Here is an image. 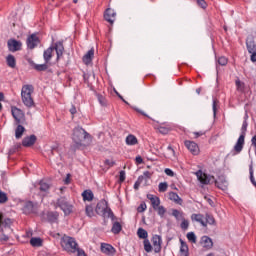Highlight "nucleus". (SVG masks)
Returning a JSON list of instances; mask_svg holds the SVG:
<instances>
[{"instance_id": "obj_43", "label": "nucleus", "mask_w": 256, "mask_h": 256, "mask_svg": "<svg viewBox=\"0 0 256 256\" xmlns=\"http://www.w3.org/2000/svg\"><path fill=\"white\" fill-rule=\"evenodd\" d=\"M2 225H4V230L5 231H11L10 225L12 223L11 219L7 218L4 220V222H1Z\"/></svg>"}, {"instance_id": "obj_22", "label": "nucleus", "mask_w": 256, "mask_h": 256, "mask_svg": "<svg viewBox=\"0 0 256 256\" xmlns=\"http://www.w3.org/2000/svg\"><path fill=\"white\" fill-rule=\"evenodd\" d=\"M180 244V256H189V246H187V243L180 239Z\"/></svg>"}, {"instance_id": "obj_38", "label": "nucleus", "mask_w": 256, "mask_h": 256, "mask_svg": "<svg viewBox=\"0 0 256 256\" xmlns=\"http://www.w3.org/2000/svg\"><path fill=\"white\" fill-rule=\"evenodd\" d=\"M186 237L190 243H197V236L195 235V232H188Z\"/></svg>"}, {"instance_id": "obj_52", "label": "nucleus", "mask_w": 256, "mask_h": 256, "mask_svg": "<svg viewBox=\"0 0 256 256\" xmlns=\"http://www.w3.org/2000/svg\"><path fill=\"white\" fill-rule=\"evenodd\" d=\"M98 101L100 103V105H102V107H105V105H107V100H105V97L98 95Z\"/></svg>"}, {"instance_id": "obj_63", "label": "nucleus", "mask_w": 256, "mask_h": 256, "mask_svg": "<svg viewBox=\"0 0 256 256\" xmlns=\"http://www.w3.org/2000/svg\"><path fill=\"white\" fill-rule=\"evenodd\" d=\"M70 113H71V115H75V113H77V108H75V106H72L70 108Z\"/></svg>"}, {"instance_id": "obj_21", "label": "nucleus", "mask_w": 256, "mask_h": 256, "mask_svg": "<svg viewBox=\"0 0 256 256\" xmlns=\"http://www.w3.org/2000/svg\"><path fill=\"white\" fill-rule=\"evenodd\" d=\"M95 55V50L92 48L90 49L83 57V62L85 65H89L93 61V57Z\"/></svg>"}, {"instance_id": "obj_44", "label": "nucleus", "mask_w": 256, "mask_h": 256, "mask_svg": "<svg viewBox=\"0 0 256 256\" xmlns=\"http://www.w3.org/2000/svg\"><path fill=\"white\" fill-rule=\"evenodd\" d=\"M85 211H86L87 217H93V215H95V212L93 211V206L91 205L86 206Z\"/></svg>"}, {"instance_id": "obj_28", "label": "nucleus", "mask_w": 256, "mask_h": 256, "mask_svg": "<svg viewBox=\"0 0 256 256\" xmlns=\"http://www.w3.org/2000/svg\"><path fill=\"white\" fill-rule=\"evenodd\" d=\"M23 133H25V127L19 124L15 130L16 139H21V137H23Z\"/></svg>"}, {"instance_id": "obj_37", "label": "nucleus", "mask_w": 256, "mask_h": 256, "mask_svg": "<svg viewBox=\"0 0 256 256\" xmlns=\"http://www.w3.org/2000/svg\"><path fill=\"white\" fill-rule=\"evenodd\" d=\"M168 188H169V184H167V182H161L158 185L159 193H165V191H167Z\"/></svg>"}, {"instance_id": "obj_34", "label": "nucleus", "mask_w": 256, "mask_h": 256, "mask_svg": "<svg viewBox=\"0 0 256 256\" xmlns=\"http://www.w3.org/2000/svg\"><path fill=\"white\" fill-rule=\"evenodd\" d=\"M30 244L32 247H41V245H43V241L41 238H31Z\"/></svg>"}, {"instance_id": "obj_15", "label": "nucleus", "mask_w": 256, "mask_h": 256, "mask_svg": "<svg viewBox=\"0 0 256 256\" xmlns=\"http://www.w3.org/2000/svg\"><path fill=\"white\" fill-rule=\"evenodd\" d=\"M200 245L207 250L213 249V240L209 236H202Z\"/></svg>"}, {"instance_id": "obj_8", "label": "nucleus", "mask_w": 256, "mask_h": 256, "mask_svg": "<svg viewBox=\"0 0 256 256\" xmlns=\"http://www.w3.org/2000/svg\"><path fill=\"white\" fill-rule=\"evenodd\" d=\"M37 207V203L27 201L24 203L22 211L25 213V215H31V213H35L37 211Z\"/></svg>"}, {"instance_id": "obj_23", "label": "nucleus", "mask_w": 256, "mask_h": 256, "mask_svg": "<svg viewBox=\"0 0 256 256\" xmlns=\"http://www.w3.org/2000/svg\"><path fill=\"white\" fill-rule=\"evenodd\" d=\"M169 199H170V201H173L177 205H183V199H181V197H179L178 193L170 192Z\"/></svg>"}, {"instance_id": "obj_62", "label": "nucleus", "mask_w": 256, "mask_h": 256, "mask_svg": "<svg viewBox=\"0 0 256 256\" xmlns=\"http://www.w3.org/2000/svg\"><path fill=\"white\" fill-rule=\"evenodd\" d=\"M120 181L121 182L125 181V171L120 172Z\"/></svg>"}, {"instance_id": "obj_19", "label": "nucleus", "mask_w": 256, "mask_h": 256, "mask_svg": "<svg viewBox=\"0 0 256 256\" xmlns=\"http://www.w3.org/2000/svg\"><path fill=\"white\" fill-rule=\"evenodd\" d=\"M147 199H149V201H151V205L154 210L157 209L158 207H160L161 199H159V197L154 196L153 194H148Z\"/></svg>"}, {"instance_id": "obj_20", "label": "nucleus", "mask_w": 256, "mask_h": 256, "mask_svg": "<svg viewBox=\"0 0 256 256\" xmlns=\"http://www.w3.org/2000/svg\"><path fill=\"white\" fill-rule=\"evenodd\" d=\"M191 219L192 221H196L197 223H200L202 227H207L205 216H203L202 214H192Z\"/></svg>"}, {"instance_id": "obj_27", "label": "nucleus", "mask_w": 256, "mask_h": 256, "mask_svg": "<svg viewBox=\"0 0 256 256\" xmlns=\"http://www.w3.org/2000/svg\"><path fill=\"white\" fill-rule=\"evenodd\" d=\"M246 47H247L248 53H255L256 52V45H255L254 41L247 40L246 41Z\"/></svg>"}, {"instance_id": "obj_33", "label": "nucleus", "mask_w": 256, "mask_h": 256, "mask_svg": "<svg viewBox=\"0 0 256 256\" xmlns=\"http://www.w3.org/2000/svg\"><path fill=\"white\" fill-rule=\"evenodd\" d=\"M137 235L140 239H147V237H149V234L147 233V230L143 229V228H139L137 231Z\"/></svg>"}, {"instance_id": "obj_1", "label": "nucleus", "mask_w": 256, "mask_h": 256, "mask_svg": "<svg viewBox=\"0 0 256 256\" xmlns=\"http://www.w3.org/2000/svg\"><path fill=\"white\" fill-rule=\"evenodd\" d=\"M53 51H56V60L59 61V59L63 57V53H65V46H63V42L58 41L44 51L43 59L45 63H49V61L53 59Z\"/></svg>"}, {"instance_id": "obj_11", "label": "nucleus", "mask_w": 256, "mask_h": 256, "mask_svg": "<svg viewBox=\"0 0 256 256\" xmlns=\"http://www.w3.org/2000/svg\"><path fill=\"white\" fill-rule=\"evenodd\" d=\"M161 243H163L161 236L154 235L152 237V245L155 253H161Z\"/></svg>"}, {"instance_id": "obj_5", "label": "nucleus", "mask_w": 256, "mask_h": 256, "mask_svg": "<svg viewBox=\"0 0 256 256\" xmlns=\"http://www.w3.org/2000/svg\"><path fill=\"white\" fill-rule=\"evenodd\" d=\"M61 245L66 251H79V247L77 245V241H75V238L66 236L62 239Z\"/></svg>"}, {"instance_id": "obj_10", "label": "nucleus", "mask_w": 256, "mask_h": 256, "mask_svg": "<svg viewBox=\"0 0 256 256\" xmlns=\"http://www.w3.org/2000/svg\"><path fill=\"white\" fill-rule=\"evenodd\" d=\"M115 17H117V13H115V10L108 8L104 13V19L111 25L115 23Z\"/></svg>"}, {"instance_id": "obj_26", "label": "nucleus", "mask_w": 256, "mask_h": 256, "mask_svg": "<svg viewBox=\"0 0 256 256\" xmlns=\"http://www.w3.org/2000/svg\"><path fill=\"white\" fill-rule=\"evenodd\" d=\"M6 62H7V65H8V67H11L12 69H15V67H16V65H17V62H16V60H15V56H13V55H8L7 57H6Z\"/></svg>"}, {"instance_id": "obj_53", "label": "nucleus", "mask_w": 256, "mask_h": 256, "mask_svg": "<svg viewBox=\"0 0 256 256\" xmlns=\"http://www.w3.org/2000/svg\"><path fill=\"white\" fill-rule=\"evenodd\" d=\"M197 3L199 5V7H201L202 9L207 8V2H205V0H197Z\"/></svg>"}, {"instance_id": "obj_16", "label": "nucleus", "mask_w": 256, "mask_h": 256, "mask_svg": "<svg viewBox=\"0 0 256 256\" xmlns=\"http://www.w3.org/2000/svg\"><path fill=\"white\" fill-rule=\"evenodd\" d=\"M244 146H245V137H243V135H240L236 144L234 145L235 153L237 154L241 153V151H243Z\"/></svg>"}, {"instance_id": "obj_45", "label": "nucleus", "mask_w": 256, "mask_h": 256, "mask_svg": "<svg viewBox=\"0 0 256 256\" xmlns=\"http://www.w3.org/2000/svg\"><path fill=\"white\" fill-rule=\"evenodd\" d=\"M248 123H247V120H244L243 121V124H242V127H241V134L240 135H243V137L245 138V135L247 133V127H248Z\"/></svg>"}, {"instance_id": "obj_50", "label": "nucleus", "mask_w": 256, "mask_h": 256, "mask_svg": "<svg viewBox=\"0 0 256 256\" xmlns=\"http://www.w3.org/2000/svg\"><path fill=\"white\" fill-rule=\"evenodd\" d=\"M141 183H143V176H139L137 181L134 184V189H139L141 187Z\"/></svg>"}, {"instance_id": "obj_30", "label": "nucleus", "mask_w": 256, "mask_h": 256, "mask_svg": "<svg viewBox=\"0 0 256 256\" xmlns=\"http://www.w3.org/2000/svg\"><path fill=\"white\" fill-rule=\"evenodd\" d=\"M121 229H123V227L121 226V223L119 222H114L112 225V233H114V235H118V233H121Z\"/></svg>"}, {"instance_id": "obj_48", "label": "nucleus", "mask_w": 256, "mask_h": 256, "mask_svg": "<svg viewBox=\"0 0 256 256\" xmlns=\"http://www.w3.org/2000/svg\"><path fill=\"white\" fill-rule=\"evenodd\" d=\"M249 173H250V181L254 187H256V181H255V176H253V166L249 167Z\"/></svg>"}, {"instance_id": "obj_9", "label": "nucleus", "mask_w": 256, "mask_h": 256, "mask_svg": "<svg viewBox=\"0 0 256 256\" xmlns=\"http://www.w3.org/2000/svg\"><path fill=\"white\" fill-rule=\"evenodd\" d=\"M22 43L20 41H17L15 39L8 40V49L12 53H15V51H21Z\"/></svg>"}, {"instance_id": "obj_58", "label": "nucleus", "mask_w": 256, "mask_h": 256, "mask_svg": "<svg viewBox=\"0 0 256 256\" xmlns=\"http://www.w3.org/2000/svg\"><path fill=\"white\" fill-rule=\"evenodd\" d=\"M65 185H69L71 183V174H67L66 178L64 179Z\"/></svg>"}, {"instance_id": "obj_42", "label": "nucleus", "mask_w": 256, "mask_h": 256, "mask_svg": "<svg viewBox=\"0 0 256 256\" xmlns=\"http://www.w3.org/2000/svg\"><path fill=\"white\" fill-rule=\"evenodd\" d=\"M206 225H215V218L209 214L205 217Z\"/></svg>"}, {"instance_id": "obj_2", "label": "nucleus", "mask_w": 256, "mask_h": 256, "mask_svg": "<svg viewBox=\"0 0 256 256\" xmlns=\"http://www.w3.org/2000/svg\"><path fill=\"white\" fill-rule=\"evenodd\" d=\"M89 141L91 139V135L85 131V129L81 127L74 128L72 140L75 143L76 147H81V145H85V141Z\"/></svg>"}, {"instance_id": "obj_46", "label": "nucleus", "mask_w": 256, "mask_h": 256, "mask_svg": "<svg viewBox=\"0 0 256 256\" xmlns=\"http://www.w3.org/2000/svg\"><path fill=\"white\" fill-rule=\"evenodd\" d=\"M181 224H180V227L181 229H183L184 231H186V229H189V220L183 218Z\"/></svg>"}, {"instance_id": "obj_59", "label": "nucleus", "mask_w": 256, "mask_h": 256, "mask_svg": "<svg viewBox=\"0 0 256 256\" xmlns=\"http://www.w3.org/2000/svg\"><path fill=\"white\" fill-rule=\"evenodd\" d=\"M135 162L137 163V165H141V163H143V158L141 156H137L135 158Z\"/></svg>"}, {"instance_id": "obj_14", "label": "nucleus", "mask_w": 256, "mask_h": 256, "mask_svg": "<svg viewBox=\"0 0 256 256\" xmlns=\"http://www.w3.org/2000/svg\"><path fill=\"white\" fill-rule=\"evenodd\" d=\"M101 251L105 255H109V256L115 255V252H116L115 247H113V246H111L110 244H107V243H102L101 244Z\"/></svg>"}, {"instance_id": "obj_35", "label": "nucleus", "mask_w": 256, "mask_h": 256, "mask_svg": "<svg viewBox=\"0 0 256 256\" xmlns=\"http://www.w3.org/2000/svg\"><path fill=\"white\" fill-rule=\"evenodd\" d=\"M144 251H146V253H151L153 251V246L149 239L144 240Z\"/></svg>"}, {"instance_id": "obj_54", "label": "nucleus", "mask_w": 256, "mask_h": 256, "mask_svg": "<svg viewBox=\"0 0 256 256\" xmlns=\"http://www.w3.org/2000/svg\"><path fill=\"white\" fill-rule=\"evenodd\" d=\"M146 210H147V204L145 203L140 204V206L138 207L139 213H143V211H146Z\"/></svg>"}, {"instance_id": "obj_29", "label": "nucleus", "mask_w": 256, "mask_h": 256, "mask_svg": "<svg viewBox=\"0 0 256 256\" xmlns=\"http://www.w3.org/2000/svg\"><path fill=\"white\" fill-rule=\"evenodd\" d=\"M82 197H83V201H91L94 197L93 195V191L91 190H85L83 193H82Z\"/></svg>"}, {"instance_id": "obj_57", "label": "nucleus", "mask_w": 256, "mask_h": 256, "mask_svg": "<svg viewBox=\"0 0 256 256\" xmlns=\"http://www.w3.org/2000/svg\"><path fill=\"white\" fill-rule=\"evenodd\" d=\"M250 55V61H252V63H256V51L250 52Z\"/></svg>"}, {"instance_id": "obj_60", "label": "nucleus", "mask_w": 256, "mask_h": 256, "mask_svg": "<svg viewBox=\"0 0 256 256\" xmlns=\"http://www.w3.org/2000/svg\"><path fill=\"white\" fill-rule=\"evenodd\" d=\"M143 179H145V177L147 178V179H151V172H149V171H145L144 173H143Z\"/></svg>"}, {"instance_id": "obj_47", "label": "nucleus", "mask_w": 256, "mask_h": 256, "mask_svg": "<svg viewBox=\"0 0 256 256\" xmlns=\"http://www.w3.org/2000/svg\"><path fill=\"white\" fill-rule=\"evenodd\" d=\"M8 199L7 194L0 190V203H7Z\"/></svg>"}, {"instance_id": "obj_12", "label": "nucleus", "mask_w": 256, "mask_h": 256, "mask_svg": "<svg viewBox=\"0 0 256 256\" xmlns=\"http://www.w3.org/2000/svg\"><path fill=\"white\" fill-rule=\"evenodd\" d=\"M39 45V37L37 34H32L27 39V47L28 49H35Z\"/></svg>"}, {"instance_id": "obj_18", "label": "nucleus", "mask_w": 256, "mask_h": 256, "mask_svg": "<svg viewBox=\"0 0 256 256\" xmlns=\"http://www.w3.org/2000/svg\"><path fill=\"white\" fill-rule=\"evenodd\" d=\"M12 116L17 123H21V118L23 117V111L17 107L11 108Z\"/></svg>"}, {"instance_id": "obj_40", "label": "nucleus", "mask_w": 256, "mask_h": 256, "mask_svg": "<svg viewBox=\"0 0 256 256\" xmlns=\"http://www.w3.org/2000/svg\"><path fill=\"white\" fill-rule=\"evenodd\" d=\"M216 185H217L218 189H221L222 191H227V187H228L229 183H227V181H224V182L216 181Z\"/></svg>"}, {"instance_id": "obj_64", "label": "nucleus", "mask_w": 256, "mask_h": 256, "mask_svg": "<svg viewBox=\"0 0 256 256\" xmlns=\"http://www.w3.org/2000/svg\"><path fill=\"white\" fill-rule=\"evenodd\" d=\"M78 256H87V255H85L84 251L78 250Z\"/></svg>"}, {"instance_id": "obj_25", "label": "nucleus", "mask_w": 256, "mask_h": 256, "mask_svg": "<svg viewBox=\"0 0 256 256\" xmlns=\"http://www.w3.org/2000/svg\"><path fill=\"white\" fill-rule=\"evenodd\" d=\"M125 141H126V145H129V146L137 145V143H139V141L137 140V137L133 134L128 135Z\"/></svg>"}, {"instance_id": "obj_56", "label": "nucleus", "mask_w": 256, "mask_h": 256, "mask_svg": "<svg viewBox=\"0 0 256 256\" xmlns=\"http://www.w3.org/2000/svg\"><path fill=\"white\" fill-rule=\"evenodd\" d=\"M212 109H213L214 117H216V115H217V100H215V99L213 100Z\"/></svg>"}, {"instance_id": "obj_41", "label": "nucleus", "mask_w": 256, "mask_h": 256, "mask_svg": "<svg viewBox=\"0 0 256 256\" xmlns=\"http://www.w3.org/2000/svg\"><path fill=\"white\" fill-rule=\"evenodd\" d=\"M48 63H44V64H38L35 66L36 71H47V69H49V65H47Z\"/></svg>"}, {"instance_id": "obj_3", "label": "nucleus", "mask_w": 256, "mask_h": 256, "mask_svg": "<svg viewBox=\"0 0 256 256\" xmlns=\"http://www.w3.org/2000/svg\"><path fill=\"white\" fill-rule=\"evenodd\" d=\"M33 91H34L33 85L22 86L21 99H22V103H24L26 107H33L34 105L33 97L31 96L33 94Z\"/></svg>"}, {"instance_id": "obj_32", "label": "nucleus", "mask_w": 256, "mask_h": 256, "mask_svg": "<svg viewBox=\"0 0 256 256\" xmlns=\"http://www.w3.org/2000/svg\"><path fill=\"white\" fill-rule=\"evenodd\" d=\"M172 215H173V217H175L176 221H181L182 219L185 218L183 212H181L177 209L172 210Z\"/></svg>"}, {"instance_id": "obj_61", "label": "nucleus", "mask_w": 256, "mask_h": 256, "mask_svg": "<svg viewBox=\"0 0 256 256\" xmlns=\"http://www.w3.org/2000/svg\"><path fill=\"white\" fill-rule=\"evenodd\" d=\"M242 86H243V84L239 80H236V87H237V89H239V91L243 90V88H241Z\"/></svg>"}, {"instance_id": "obj_36", "label": "nucleus", "mask_w": 256, "mask_h": 256, "mask_svg": "<svg viewBox=\"0 0 256 256\" xmlns=\"http://www.w3.org/2000/svg\"><path fill=\"white\" fill-rule=\"evenodd\" d=\"M154 211H157L161 219H163V217H165V213H167V209H165V207L163 206H158L156 209H154Z\"/></svg>"}, {"instance_id": "obj_31", "label": "nucleus", "mask_w": 256, "mask_h": 256, "mask_svg": "<svg viewBox=\"0 0 256 256\" xmlns=\"http://www.w3.org/2000/svg\"><path fill=\"white\" fill-rule=\"evenodd\" d=\"M58 219H59V213L57 212L48 213V221L50 223H57Z\"/></svg>"}, {"instance_id": "obj_49", "label": "nucleus", "mask_w": 256, "mask_h": 256, "mask_svg": "<svg viewBox=\"0 0 256 256\" xmlns=\"http://www.w3.org/2000/svg\"><path fill=\"white\" fill-rule=\"evenodd\" d=\"M227 63H228V60L225 56H221L220 58H218V64L222 65V67L227 65Z\"/></svg>"}, {"instance_id": "obj_24", "label": "nucleus", "mask_w": 256, "mask_h": 256, "mask_svg": "<svg viewBox=\"0 0 256 256\" xmlns=\"http://www.w3.org/2000/svg\"><path fill=\"white\" fill-rule=\"evenodd\" d=\"M50 186L47 182H40V195L45 196L49 193Z\"/></svg>"}, {"instance_id": "obj_39", "label": "nucleus", "mask_w": 256, "mask_h": 256, "mask_svg": "<svg viewBox=\"0 0 256 256\" xmlns=\"http://www.w3.org/2000/svg\"><path fill=\"white\" fill-rule=\"evenodd\" d=\"M5 233H9V230H2V233L0 234V241H2V243H6V241H9V234Z\"/></svg>"}, {"instance_id": "obj_6", "label": "nucleus", "mask_w": 256, "mask_h": 256, "mask_svg": "<svg viewBox=\"0 0 256 256\" xmlns=\"http://www.w3.org/2000/svg\"><path fill=\"white\" fill-rule=\"evenodd\" d=\"M56 205L61 208L64 215H71L73 213V204L67 201V198H59Z\"/></svg>"}, {"instance_id": "obj_13", "label": "nucleus", "mask_w": 256, "mask_h": 256, "mask_svg": "<svg viewBox=\"0 0 256 256\" xmlns=\"http://www.w3.org/2000/svg\"><path fill=\"white\" fill-rule=\"evenodd\" d=\"M185 147L192 153V155H199V146L193 141H185Z\"/></svg>"}, {"instance_id": "obj_17", "label": "nucleus", "mask_w": 256, "mask_h": 256, "mask_svg": "<svg viewBox=\"0 0 256 256\" xmlns=\"http://www.w3.org/2000/svg\"><path fill=\"white\" fill-rule=\"evenodd\" d=\"M37 141V136L30 135L28 137H25L22 140L23 147H32V145H35V142Z\"/></svg>"}, {"instance_id": "obj_4", "label": "nucleus", "mask_w": 256, "mask_h": 256, "mask_svg": "<svg viewBox=\"0 0 256 256\" xmlns=\"http://www.w3.org/2000/svg\"><path fill=\"white\" fill-rule=\"evenodd\" d=\"M96 213L98 215H102L104 219H115V215H113V211H111V208L107 206V201L102 200L100 201L96 206Z\"/></svg>"}, {"instance_id": "obj_7", "label": "nucleus", "mask_w": 256, "mask_h": 256, "mask_svg": "<svg viewBox=\"0 0 256 256\" xmlns=\"http://www.w3.org/2000/svg\"><path fill=\"white\" fill-rule=\"evenodd\" d=\"M194 175H196L197 180L199 181V183H201V185H209V183L215 181V177L207 175L202 170H198L197 172L194 173Z\"/></svg>"}, {"instance_id": "obj_55", "label": "nucleus", "mask_w": 256, "mask_h": 256, "mask_svg": "<svg viewBox=\"0 0 256 256\" xmlns=\"http://www.w3.org/2000/svg\"><path fill=\"white\" fill-rule=\"evenodd\" d=\"M164 172L166 173V175H168V177H175V172H173V170L169 168H166Z\"/></svg>"}, {"instance_id": "obj_51", "label": "nucleus", "mask_w": 256, "mask_h": 256, "mask_svg": "<svg viewBox=\"0 0 256 256\" xmlns=\"http://www.w3.org/2000/svg\"><path fill=\"white\" fill-rule=\"evenodd\" d=\"M159 133H162V135H167L169 133V127L160 126L158 128Z\"/></svg>"}]
</instances>
